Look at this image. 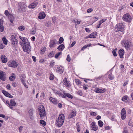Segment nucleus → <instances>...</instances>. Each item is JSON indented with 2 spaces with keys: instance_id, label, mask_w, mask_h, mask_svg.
Here are the masks:
<instances>
[{
  "instance_id": "19",
  "label": "nucleus",
  "mask_w": 133,
  "mask_h": 133,
  "mask_svg": "<svg viewBox=\"0 0 133 133\" xmlns=\"http://www.w3.org/2000/svg\"><path fill=\"white\" fill-rule=\"evenodd\" d=\"M76 113L75 111H72L69 116V118H71L74 117L76 115Z\"/></svg>"
},
{
  "instance_id": "27",
  "label": "nucleus",
  "mask_w": 133,
  "mask_h": 133,
  "mask_svg": "<svg viewBox=\"0 0 133 133\" xmlns=\"http://www.w3.org/2000/svg\"><path fill=\"white\" fill-rule=\"evenodd\" d=\"M22 83L25 82V76L24 75H21L20 77Z\"/></svg>"
},
{
  "instance_id": "28",
  "label": "nucleus",
  "mask_w": 133,
  "mask_h": 133,
  "mask_svg": "<svg viewBox=\"0 0 133 133\" xmlns=\"http://www.w3.org/2000/svg\"><path fill=\"white\" fill-rule=\"evenodd\" d=\"M4 14L6 16L9 17V18L10 17V18L13 17V16L10 14L9 12L7 10H6L5 11Z\"/></svg>"
},
{
  "instance_id": "17",
  "label": "nucleus",
  "mask_w": 133,
  "mask_h": 133,
  "mask_svg": "<svg viewBox=\"0 0 133 133\" xmlns=\"http://www.w3.org/2000/svg\"><path fill=\"white\" fill-rule=\"evenodd\" d=\"M1 61L3 63H6L7 61L6 57L4 55H2L1 56Z\"/></svg>"
},
{
  "instance_id": "6",
  "label": "nucleus",
  "mask_w": 133,
  "mask_h": 133,
  "mask_svg": "<svg viewBox=\"0 0 133 133\" xmlns=\"http://www.w3.org/2000/svg\"><path fill=\"white\" fill-rule=\"evenodd\" d=\"M121 118L122 119H124L126 117V114L125 109L123 108L121 112Z\"/></svg>"
},
{
  "instance_id": "9",
  "label": "nucleus",
  "mask_w": 133,
  "mask_h": 133,
  "mask_svg": "<svg viewBox=\"0 0 133 133\" xmlns=\"http://www.w3.org/2000/svg\"><path fill=\"white\" fill-rule=\"evenodd\" d=\"M62 82L64 85L67 87L69 88L71 86L70 83L67 80L66 78H65L63 80V81Z\"/></svg>"
},
{
  "instance_id": "11",
  "label": "nucleus",
  "mask_w": 133,
  "mask_h": 133,
  "mask_svg": "<svg viewBox=\"0 0 133 133\" xmlns=\"http://www.w3.org/2000/svg\"><path fill=\"white\" fill-rule=\"evenodd\" d=\"M38 4V2L37 1H34L30 4L28 7L29 8L33 9L36 7Z\"/></svg>"
},
{
  "instance_id": "21",
  "label": "nucleus",
  "mask_w": 133,
  "mask_h": 133,
  "mask_svg": "<svg viewBox=\"0 0 133 133\" xmlns=\"http://www.w3.org/2000/svg\"><path fill=\"white\" fill-rule=\"evenodd\" d=\"M118 53L120 57L122 58L124 55V50L123 49H121L119 50Z\"/></svg>"
},
{
  "instance_id": "10",
  "label": "nucleus",
  "mask_w": 133,
  "mask_h": 133,
  "mask_svg": "<svg viewBox=\"0 0 133 133\" xmlns=\"http://www.w3.org/2000/svg\"><path fill=\"white\" fill-rule=\"evenodd\" d=\"M12 38L11 40V43L14 45H16L17 43V40L15 38L14 36L13 35L11 36Z\"/></svg>"
},
{
  "instance_id": "4",
  "label": "nucleus",
  "mask_w": 133,
  "mask_h": 133,
  "mask_svg": "<svg viewBox=\"0 0 133 133\" xmlns=\"http://www.w3.org/2000/svg\"><path fill=\"white\" fill-rule=\"evenodd\" d=\"M123 20L126 21L130 22L131 20V17L128 14L124 15L123 16Z\"/></svg>"
},
{
  "instance_id": "64",
  "label": "nucleus",
  "mask_w": 133,
  "mask_h": 133,
  "mask_svg": "<svg viewBox=\"0 0 133 133\" xmlns=\"http://www.w3.org/2000/svg\"><path fill=\"white\" fill-rule=\"evenodd\" d=\"M4 47V45L2 44H0V48L1 49H3Z\"/></svg>"
},
{
  "instance_id": "48",
  "label": "nucleus",
  "mask_w": 133,
  "mask_h": 133,
  "mask_svg": "<svg viewBox=\"0 0 133 133\" xmlns=\"http://www.w3.org/2000/svg\"><path fill=\"white\" fill-rule=\"evenodd\" d=\"M112 53L113 55V56H114L116 57L117 56V54H116V51H115V50H114L112 51Z\"/></svg>"
},
{
  "instance_id": "8",
  "label": "nucleus",
  "mask_w": 133,
  "mask_h": 133,
  "mask_svg": "<svg viewBox=\"0 0 133 133\" xmlns=\"http://www.w3.org/2000/svg\"><path fill=\"white\" fill-rule=\"evenodd\" d=\"M0 79L4 81L6 79L5 73L2 71H0Z\"/></svg>"
},
{
  "instance_id": "2",
  "label": "nucleus",
  "mask_w": 133,
  "mask_h": 133,
  "mask_svg": "<svg viewBox=\"0 0 133 133\" xmlns=\"http://www.w3.org/2000/svg\"><path fill=\"white\" fill-rule=\"evenodd\" d=\"M122 44L123 45L126 49L131 47L132 43L128 40H124L122 42Z\"/></svg>"
},
{
  "instance_id": "34",
  "label": "nucleus",
  "mask_w": 133,
  "mask_h": 133,
  "mask_svg": "<svg viewBox=\"0 0 133 133\" xmlns=\"http://www.w3.org/2000/svg\"><path fill=\"white\" fill-rule=\"evenodd\" d=\"M39 113L40 115V116L41 117L45 116L46 115V113L45 112V111L41 113L39 112Z\"/></svg>"
},
{
  "instance_id": "24",
  "label": "nucleus",
  "mask_w": 133,
  "mask_h": 133,
  "mask_svg": "<svg viewBox=\"0 0 133 133\" xmlns=\"http://www.w3.org/2000/svg\"><path fill=\"white\" fill-rule=\"evenodd\" d=\"M97 32H94L93 33H92L91 34L89 35V37L95 38H96V37L97 36Z\"/></svg>"
},
{
  "instance_id": "63",
  "label": "nucleus",
  "mask_w": 133,
  "mask_h": 133,
  "mask_svg": "<svg viewBox=\"0 0 133 133\" xmlns=\"http://www.w3.org/2000/svg\"><path fill=\"white\" fill-rule=\"evenodd\" d=\"M22 83L26 88H28V86L26 85V84L25 83V82H22Z\"/></svg>"
},
{
  "instance_id": "18",
  "label": "nucleus",
  "mask_w": 133,
  "mask_h": 133,
  "mask_svg": "<svg viewBox=\"0 0 133 133\" xmlns=\"http://www.w3.org/2000/svg\"><path fill=\"white\" fill-rule=\"evenodd\" d=\"M18 5L19 8L22 10H23V9L25 7V5L23 2H20L18 3Z\"/></svg>"
},
{
  "instance_id": "37",
  "label": "nucleus",
  "mask_w": 133,
  "mask_h": 133,
  "mask_svg": "<svg viewBox=\"0 0 133 133\" xmlns=\"http://www.w3.org/2000/svg\"><path fill=\"white\" fill-rule=\"evenodd\" d=\"M98 125L100 127H102L103 126V123L101 121H99L98 122Z\"/></svg>"
},
{
  "instance_id": "47",
  "label": "nucleus",
  "mask_w": 133,
  "mask_h": 133,
  "mask_svg": "<svg viewBox=\"0 0 133 133\" xmlns=\"http://www.w3.org/2000/svg\"><path fill=\"white\" fill-rule=\"evenodd\" d=\"M106 20V19H103L100 21H99V23L100 24H101L102 23H103L104 22H105Z\"/></svg>"
},
{
  "instance_id": "13",
  "label": "nucleus",
  "mask_w": 133,
  "mask_h": 133,
  "mask_svg": "<svg viewBox=\"0 0 133 133\" xmlns=\"http://www.w3.org/2000/svg\"><path fill=\"white\" fill-rule=\"evenodd\" d=\"M56 41V39L51 40L50 42L49 47L50 48H53L55 45Z\"/></svg>"
},
{
  "instance_id": "54",
  "label": "nucleus",
  "mask_w": 133,
  "mask_h": 133,
  "mask_svg": "<svg viewBox=\"0 0 133 133\" xmlns=\"http://www.w3.org/2000/svg\"><path fill=\"white\" fill-rule=\"evenodd\" d=\"M100 89L98 88H96L95 89V91L97 93H99Z\"/></svg>"
},
{
  "instance_id": "43",
  "label": "nucleus",
  "mask_w": 133,
  "mask_h": 133,
  "mask_svg": "<svg viewBox=\"0 0 133 133\" xmlns=\"http://www.w3.org/2000/svg\"><path fill=\"white\" fill-rule=\"evenodd\" d=\"M15 76H11L9 78V79L11 81H12L14 80L15 78Z\"/></svg>"
},
{
  "instance_id": "56",
  "label": "nucleus",
  "mask_w": 133,
  "mask_h": 133,
  "mask_svg": "<svg viewBox=\"0 0 133 133\" xmlns=\"http://www.w3.org/2000/svg\"><path fill=\"white\" fill-rule=\"evenodd\" d=\"M76 43V42L75 41H74L70 45V47H72Z\"/></svg>"
},
{
  "instance_id": "44",
  "label": "nucleus",
  "mask_w": 133,
  "mask_h": 133,
  "mask_svg": "<svg viewBox=\"0 0 133 133\" xmlns=\"http://www.w3.org/2000/svg\"><path fill=\"white\" fill-rule=\"evenodd\" d=\"M128 97V96H125L122 97V100L123 101H125V100H127Z\"/></svg>"
},
{
  "instance_id": "46",
  "label": "nucleus",
  "mask_w": 133,
  "mask_h": 133,
  "mask_svg": "<svg viewBox=\"0 0 133 133\" xmlns=\"http://www.w3.org/2000/svg\"><path fill=\"white\" fill-rule=\"evenodd\" d=\"M66 60L69 62H70L71 60V58L70 57V56L69 55H68Z\"/></svg>"
},
{
  "instance_id": "45",
  "label": "nucleus",
  "mask_w": 133,
  "mask_h": 133,
  "mask_svg": "<svg viewBox=\"0 0 133 133\" xmlns=\"http://www.w3.org/2000/svg\"><path fill=\"white\" fill-rule=\"evenodd\" d=\"M62 54L61 52H59L58 53L56 54L55 56V57L56 58H57L59 56Z\"/></svg>"
},
{
  "instance_id": "22",
  "label": "nucleus",
  "mask_w": 133,
  "mask_h": 133,
  "mask_svg": "<svg viewBox=\"0 0 133 133\" xmlns=\"http://www.w3.org/2000/svg\"><path fill=\"white\" fill-rule=\"evenodd\" d=\"M65 48L64 45L63 44L60 45L58 47L57 49L59 51H62Z\"/></svg>"
},
{
  "instance_id": "51",
  "label": "nucleus",
  "mask_w": 133,
  "mask_h": 133,
  "mask_svg": "<svg viewBox=\"0 0 133 133\" xmlns=\"http://www.w3.org/2000/svg\"><path fill=\"white\" fill-rule=\"evenodd\" d=\"M76 92L78 95H82V92L81 90L77 91Z\"/></svg>"
},
{
  "instance_id": "5",
  "label": "nucleus",
  "mask_w": 133,
  "mask_h": 133,
  "mask_svg": "<svg viewBox=\"0 0 133 133\" xmlns=\"http://www.w3.org/2000/svg\"><path fill=\"white\" fill-rule=\"evenodd\" d=\"M8 65L10 67L15 68L17 66V63L14 61H10L8 63Z\"/></svg>"
},
{
  "instance_id": "38",
  "label": "nucleus",
  "mask_w": 133,
  "mask_h": 133,
  "mask_svg": "<svg viewBox=\"0 0 133 133\" xmlns=\"http://www.w3.org/2000/svg\"><path fill=\"white\" fill-rule=\"evenodd\" d=\"M24 26L22 25L18 27V29L20 30L23 31L25 29Z\"/></svg>"
},
{
  "instance_id": "36",
  "label": "nucleus",
  "mask_w": 133,
  "mask_h": 133,
  "mask_svg": "<svg viewBox=\"0 0 133 133\" xmlns=\"http://www.w3.org/2000/svg\"><path fill=\"white\" fill-rule=\"evenodd\" d=\"M91 45V44H88L86 45H85L81 49V50H84L87 48L89 46H90Z\"/></svg>"
},
{
  "instance_id": "31",
  "label": "nucleus",
  "mask_w": 133,
  "mask_h": 133,
  "mask_svg": "<svg viewBox=\"0 0 133 133\" xmlns=\"http://www.w3.org/2000/svg\"><path fill=\"white\" fill-rule=\"evenodd\" d=\"M19 38L22 40V42H20V43H23L24 42H25V41L26 40H28L27 38H26L25 37H22L21 36H19Z\"/></svg>"
},
{
  "instance_id": "39",
  "label": "nucleus",
  "mask_w": 133,
  "mask_h": 133,
  "mask_svg": "<svg viewBox=\"0 0 133 133\" xmlns=\"http://www.w3.org/2000/svg\"><path fill=\"white\" fill-rule=\"evenodd\" d=\"M55 77L52 74H50V75L49 77V79L50 80H53Z\"/></svg>"
},
{
  "instance_id": "61",
  "label": "nucleus",
  "mask_w": 133,
  "mask_h": 133,
  "mask_svg": "<svg viewBox=\"0 0 133 133\" xmlns=\"http://www.w3.org/2000/svg\"><path fill=\"white\" fill-rule=\"evenodd\" d=\"M12 85L14 87L16 86V84L15 82H13L12 83Z\"/></svg>"
},
{
  "instance_id": "7",
  "label": "nucleus",
  "mask_w": 133,
  "mask_h": 133,
  "mask_svg": "<svg viewBox=\"0 0 133 133\" xmlns=\"http://www.w3.org/2000/svg\"><path fill=\"white\" fill-rule=\"evenodd\" d=\"M90 128L92 130L96 131L98 129V127L96 125V123L95 122H92L90 124Z\"/></svg>"
},
{
  "instance_id": "59",
  "label": "nucleus",
  "mask_w": 133,
  "mask_h": 133,
  "mask_svg": "<svg viewBox=\"0 0 133 133\" xmlns=\"http://www.w3.org/2000/svg\"><path fill=\"white\" fill-rule=\"evenodd\" d=\"M23 128V127H22V126H20L19 127V131L20 132H21L22 131V130Z\"/></svg>"
},
{
  "instance_id": "53",
  "label": "nucleus",
  "mask_w": 133,
  "mask_h": 133,
  "mask_svg": "<svg viewBox=\"0 0 133 133\" xmlns=\"http://www.w3.org/2000/svg\"><path fill=\"white\" fill-rule=\"evenodd\" d=\"M105 90L104 89H101L99 90V93H101L104 92Z\"/></svg>"
},
{
  "instance_id": "25",
  "label": "nucleus",
  "mask_w": 133,
  "mask_h": 133,
  "mask_svg": "<svg viewBox=\"0 0 133 133\" xmlns=\"http://www.w3.org/2000/svg\"><path fill=\"white\" fill-rule=\"evenodd\" d=\"M49 99L51 101L55 104H56L57 103L56 100L55 98H53L51 97H50Z\"/></svg>"
},
{
  "instance_id": "57",
  "label": "nucleus",
  "mask_w": 133,
  "mask_h": 133,
  "mask_svg": "<svg viewBox=\"0 0 133 133\" xmlns=\"http://www.w3.org/2000/svg\"><path fill=\"white\" fill-rule=\"evenodd\" d=\"M30 31L31 33L32 34H35L36 32L35 30H31Z\"/></svg>"
},
{
  "instance_id": "29",
  "label": "nucleus",
  "mask_w": 133,
  "mask_h": 133,
  "mask_svg": "<svg viewBox=\"0 0 133 133\" xmlns=\"http://www.w3.org/2000/svg\"><path fill=\"white\" fill-rule=\"evenodd\" d=\"M45 111L44 106L43 105L41 106L39 110V112L41 113Z\"/></svg>"
},
{
  "instance_id": "3",
  "label": "nucleus",
  "mask_w": 133,
  "mask_h": 133,
  "mask_svg": "<svg viewBox=\"0 0 133 133\" xmlns=\"http://www.w3.org/2000/svg\"><path fill=\"white\" fill-rule=\"evenodd\" d=\"M118 31H123L125 28L124 25L122 23H119L116 25Z\"/></svg>"
},
{
  "instance_id": "50",
  "label": "nucleus",
  "mask_w": 133,
  "mask_h": 133,
  "mask_svg": "<svg viewBox=\"0 0 133 133\" xmlns=\"http://www.w3.org/2000/svg\"><path fill=\"white\" fill-rule=\"evenodd\" d=\"M109 78L111 80H112L113 79L114 77L112 76L111 74L109 75Z\"/></svg>"
},
{
  "instance_id": "12",
  "label": "nucleus",
  "mask_w": 133,
  "mask_h": 133,
  "mask_svg": "<svg viewBox=\"0 0 133 133\" xmlns=\"http://www.w3.org/2000/svg\"><path fill=\"white\" fill-rule=\"evenodd\" d=\"M64 122L63 121L57 119L56 122V125L58 127H60L63 125Z\"/></svg>"
},
{
  "instance_id": "20",
  "label": "nucleus",
  "mask_w": 133,
  "mask_h": 133,
  "mask_svg": "<svg viewBox=\"0 0 133 133\" xmlns=\"http://www.w3.org/2000/svg\"><path fill=\"white\" fill-rule=\"evenodd\" d=\"M58 119L64 122V115L63 114H61L59 115Z\"/></svg>"
},
{
  "instance_id": "15",
  "label": "nucleus",
  "mask_w": 133,
  "mask_h": 133,
  "mask_svg": "<svg viewBox=\"0 0 133 133\" xmlns=\"http://www.w3.org/2000/svg\"><path fill=\"white\" fill-rule=\"evenodd\" d=\"M3 21L0 19V31L3 32L4 30V28L3 25Z\"/></svg>"
},
{
  "instance_id": "1",
  "label": "nucleus",
  "mask_w": 133,
  "mask_h": 133,
  "mask_svg": "<svg viewBox=\"0 0 133 133\" xmlns=\"http://www.w3.org/2000/svg\"><path fill=\"white\" fill-rule=\"evenodd\" d=\"M20 44L21 45L23 50L24 51L28 53L29 52L30 50L29 49V47L30 45L28 39L26 40L25 42L23 43H20Z\"/></svg>"
},
{
  "instance_id": "14",
  "label": "nucleus",
  "mask_w": 133,
  "mask_h": 133,
  "mask_svg": "<svg viewBox=\"0 0 133 133\" xmlns=\"http://www.w3.org/2000/svg\"><path fill=\"white\" fill-rule=\"evenodd\" d=\"M46 15L44 12H42L39 13L38 18L39 19H41L44 18L45 17Z\"/></svg>"
},
{
  "instance_id": "55",
  "label": "nucleus",
  "mask_w": 133,
  "mask_h": 133,
  "mask_svg": "<svg viewBox=\"0 0 133 133\" xmlns=\"http://www.w3.org/2000/svg\"><path fill=\"white\" fill-rule=\"evenodd\" d=\"M59 96H61L62 97L64 98H66V96L65 95H64V93L63 94L61 93L60 94V95Z\"/></svg>"
},
{
  "instance_id": "23",
  "label": "nucleus",
  "mask_w": 133,
  "mask_h": 133,
  "mask_svg": "<svg viewBox=\"0 0 133 133\" xmlns=\"http://www.w3.org/2000/svg\"><path fill=\"white\" fill-rule=\"evenodd\" d=\"M16 104V103L14 100L12 99L10 100L9 105L15 106Z\"/></svg>"
},
{
  "instance_id": "26",
  "label": "nucleus",
  "mask_w": 133,
  "mask_h": 133,
  "mask_svg": "<svg viewBox=\"0 0 133 133\" xmlns=\"http://www.w3.org/2000/svg\"><path fill=\"white\" fill-rule=\"evenodd\" d=\"M57 71L60 74L63 73L64 71V69L62 68L59 67L57 69Z\"/></svg>"
},
{
  "instance_id": "32",
  "label": "nucleus",
  "mask_w": 133,
  "mask_h": 133,
  "mask_svg": "<svg viewBox=\"0 0 133 133\" xmlns=\"http://www.w3.org/2000/svg\"><path fill=\"white\" fill-rule=\"evenodd\" d=\"M2 40L4 44L5 45L7 44L8 40L5 37H4L2 38Z\"/></svg>"
},
{
  "instance_id": "49",
  "label": "nucleus",
  "mask_w": 133,
  "mask_h": 133,
  "mask_svg": "<svg viewBox=\"0 0 133 133\" xmlns=\"http://www.w3.org/2000/svg\"><path fill=\"white\" fill-rule=\"evenodd\" d=\"M76 125H77V131L78 132H79L80 131V129L79 128L78 124L77 123Z\"/></svg>"
},
{
  "instance_id": "60",
  "label": "nucleus",
  "mask_w": 133,
  "mask_h": 133,
  "mask_svg": "<svg viewBox=\"0 0 133 133\" xmlns=\"http://www.w3.org/2000/svg\"><path fill=\"white\" fill-rule=\"evenodd\" d=\"M90 114L92 116H95L97 115V114L96 113H95L94 112H91L90 113Z\"/></svg>"
},
{
  "instance_id": "58",
  "label": "nucleus",
  "mask_w": 133,
  "mask_h": 133,
  "mask_svg": "<svg viewBox=\"0 0 133 133\" xmlns=\"http://www.w3.org/2000/svg\"><path fill=\"white\" fill-rule=\"evenodd\" d=\"M6 88L7 89H9V90H10V85L9 84H8L6 86Z\"/></svg>"
},
{
  "instance_id": "40",
  "label": "nucleus",
  "mask_w": 133,
  "mask_h": 133,
  "mask_svg": "<svg viewBox=\"0 0 133 133\" xmlns=\"http://www.w3.org/2000/svg\"><path fill=\"white\" fill-rule=\"evenodd\" d=\"M63 41H64L63 38L62 37H61L59 38V41H58L59 43V44H61L62 43Z\"/></svg>"
},
{
  "instance_id": "42",
  "label": "nucleus",
  "mask_w": 133,
  "mask_h": 133,
  "mask_svg": "<svg viewBox=\"0 0 133 133\" xmlns=\"http://www.w3.org/2000/svg\"><path fill=\"white\" fill-rule=\"evenodd\" d=\"M40 123L44 126L46 125V123L43 120H40Z\"/></svg>"
},
{
  "instance_id": "33",
  "label": "nucleus",
  "mask_w": 133,
  "mask_h": 133,
  "mask_svg": "<svg viewBox=\"0 0 133 133\" xmlns=\"http://www.w3.org/2000/svg\"><path fill=\"white\" fill-rule=\"evenodd\" d=\"M64 95L66 96V97L67 96L71 99H72L73 98V96L69 93H64Z\"/></svg>"
},
{
  "instance_id": "52",
  "label": "nucleus",
  "mask_w": 133,
  "mask_h": 133,
  "mask_svg": "<svg viewBox=\"0 0 133 133\" xmlns=\"http://www.w3.org/2000/svg\"><path fill=\"white\" fill-rule=\"evenodd\" d=\"M93 10V9H92L91 8H89L88 9L87 12L88 13H89L92 11Z\"/></svg>"
},
{
  "instance_id": "35",
  "label": "nucleus",
  "mask_w": 133,
  "mask_h": 133,
  "mask_svg": "<svg viewBox=\"0 0 133 133\" xmlns=\"http://www.w3.org/2000/svg\"><path fill=\"white\" fill-rule=\"evenodd\" d=\"M48 57L50 58H51L54 56V52L52 51L48 54Z\"/></svg>"
},
{
  "instance_id": "30",
  "label": "nucleus",
  "mask_w": 133,
  "mask_h": 133,
  "mask_svg": "<svg viewBox=\"0 0 133 133\" xmlns=\"http://www.w3.org/2000/svg\"><path fill=\"white\" fill-rule=\"evenodd\" d=\"M33 109H30L29 111V114L30 118H31L33 115Z\"/></svg>"
},
{
  "instance_id": "16",
  "label": "nucleus",
  "mask_w": 133,
  "mask_h": 133,
  "mask_svg": "<svg viewBox=\"0 0 133 133\" xmlns=\"http://www.w3.org/2000/svg\"><path fill=\"white\" fill-rule=\"evenodd\" d=\"M2 92L5 96L8 97H10V98H12L13 97V96H12L5 90H2Z\"/></svg>"
},
{
  "instance_id": "41",
  "label": "nucleus",
  "mask_w": 133,
  "mask_h": 133,
  "mask_svg": "<svg viewBox=\"0 0 133 133\" xmlns=\"http://www.w3.org/2000/svg\"><path fill=\"white\" fill-rule=\"evenodd\" d=\"M75 82L78 85H80L81 84V82L78 79H75Z\"/></svg>"
},
{
  "instance_id": "62",
  "label": "nucleus",
  "mask_w": 133,
  "mask_h": 133,
  "mask_svg": "<svg viewBox=\"0 0 133 133\" xmlns=\"http://www.w3.org/2000/svg\"><path fill=\"white\" fill-rule=\"evenodd\" d=\"M32 59H33V61L34 62H36V57L35 56H32Z\"/></svg>"
}]
</instances>
